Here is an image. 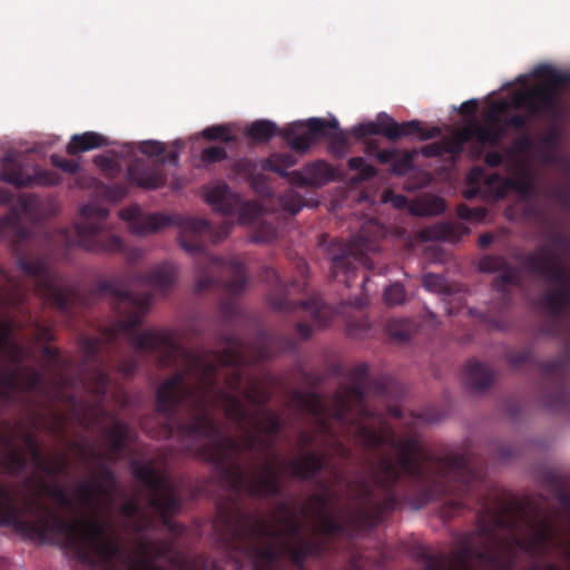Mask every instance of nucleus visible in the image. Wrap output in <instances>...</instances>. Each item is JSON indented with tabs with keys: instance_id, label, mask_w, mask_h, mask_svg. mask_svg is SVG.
Listing matches in <instances>:
<instances>
[{
	"instance_id": "obj_57",
	"label": "nucleus",
	"mask_w": 570,
	"mask_h": 570,
	"mask_svg": "<svg viewBox=\"0 0 570 570\" xmlns=\"http://www.w3.org/2000/svg\"><path fill=\"white\" fill-rule=\"evenodd\" d=\"M458 215L462 219L468 220H480L485 216V209L483 208H471L466 205H460L458 207Z\"/></svg>"
},
{
	"instance_id": "obj_38",
	"label": "nucleus",
	"mask_w": 570,
	"mask_h": 570,
	"mask_svg": "<svg viewBox=\"0 0 570 570\" xmlns=\"http://www.w3.org/2000/svg\"><path fill=\"white\" fill-rule=\"evenodd\" d=\"M347 167L351 170L357 171V180L366 181L373 179L377 175V170L373 165L366 164L363 157H352L347 160Z\"/></svg>"
},
{
	"instance_id": "obj_10",
	"label": "nucleus",
	"mask_w": 570,
	"mask_h": 570,
	"mask_svg": "<svg viewBox=\"0 0 570 570\" xmlns=\"http://www.w3.org/2000/svg\"><path fill=\"white\" fill-rule=\"evenodd\" d=\"M134 478L148 492V504L158 514L164 527L171 534H178L183 528L173 520L181 508V498L176 483L164 472L154 466L151 461L134 460L130 464Z\"/></svg>"
},
{
	"instance_id": "obj_23",
	"label": "nucleus",
	"mask_w": 570,
	"mask_h": 570,
	"mask_svg": "<svg viewBox=\"0 0 570 570\" xmlns=\"http://www.w3.org/2000/svg\"><path fill=\"white\" fill-rule=\"evenodd\" d=\"M479 269L489 274L501 273L493 278L492 288L501 295L504 305H509L511 302L509 287L520 285L519 269L502 255H484L479 261Z\"/></svg>"
},
{
	"instance_id": "obj_64",
	"label": "nucleus",
	"mask_w": 570,
	"mask_h": 570,
	"mask_svg": "<svg viewBox=\"0 0 570 570\" xmlns=\"http://www.w3.org/2000/svg\"><path fill=\"white\" fill-rule=\"evenodd\" d=\"M503 161V155L499 151H489L484 156V163L487 166L495 168L499 167Z\"/></svg>"
},
{
	"instance_id": "obj_16",
	"label": "nucleus",
	"mask_w": 570,
	"mask_h": 570,
	"mask_svg": "<svg viewBox=\"0 0 570 570\" xmlns=\"http://www.w3.org/2000/svg\"><path fill=\"white\" fill-rule=\"evenodd\" d=\"M205 202L224 216H237L240 224H252L262 215V206L255 202L244 200L226 183L207 186L204 189Z\"/></svg>"
},
{
	"instance_id": "obj_24",
	"label": "nucleus",
	"mask_w": 570,
	"mask_h": 570,
	"mask_svg": "<svg viewBox=\"0 0 570 570\" xmlns=\"http://www.w3.org/2000/svg\"><path fill=\"white\" fill-rule=\"evenodd\" d=\"M490 189H494L497 198H503L510 190L517 191L522 197H530L534 193V178L523 171L518 177L502 178L500 174H491L484 179Z\"/></svg>"
},
{
	"instance_id": "obj_45",
	"label": "nucleus",
	"mask_w": 570,
	"mask_h": 570,
	"mask_svg": "<svg viewBox=\"0 0 570 570\" xmlns=\"http://www.w3.org/2000/svg\"><path fill=\"white\" fill-rule=\"evenodd\" d=\"M21 387L20 392H31L42 389L43 374L39 371L31 370L23 377L20 375Z\"/></svg>"
},
{
	"instance_id": "obj_44",
	"label": "nucleus",
	"mask_w": 570,
	"mask_h": 570,
	"mask_svg": "<svg viewBox=\"0 0 570 570\" xmlns=\"http://www.w3.org/2000/svg\"><path fill=\"white\" fill-rule=\"evenodd\" d=\"M507 360L513 367H519L524 364L534 363L532 350L530 347L522 350H512L507 353Z\"/></svg>"
},
{
	"instance_id": "obj_37",
	"label": "nucleus",
	"mask_w": 570,
	"mask_h": 570,
	"mask_svg": "<svg viewBox=\"0 0 570 570\" xmlns=\"http://www.w3.org/2000/svg\"><path fill=\"white\" fill-rule=\"evenodd\" d=\"M475 139L481 145L495 147L504 136L502 128H493L489 126L475 125Z\"/></svg>"
},
{
	"instance_id": "obj_34",
	"label": "nucleus",
	"mask_w": 570,
	"mask_h": 570,
	"mask_svg": "<svg viewBox=\"0 0 570 570\" xmlns=\"http://www.w3.org/2000/svg\"><path fill=\"white\" fill-rule=\"evenodd\" d=\"M2 465L9 475L18 476L27 470L28 460L21 451L12 449L3 456Z\"/></svg>"
},
{
	"instance_id": "obj_55",
	"label": "nucleus",
	"mask_w": 570,
	"mask_h": 570,
	"mask_svg": "<svg viewBox=\"0 0 570 570\" xmlns=\"http://www.w3.org/2000/svg\"><path fill=\"white\" fill-rule=\"evenodd\" d=\"M443 154L458 156L463 151L464 146L454 135L441 139Z\"/></svg>"
},
{
	"instance_id": "obj_63",
	"label": "nucleus",
	"mask_w": 570,
	"mask_h": 570,
	"mask_svg": "<svg viewBox=\"0 0 570 570\" xmlns=\"http://www.w3.org/2000/svg\"><path fill=\"white\" fill-rule=\"evenodd\" d=\"M475 125L476 122H473L472 125H469L454 134V136L460 139L463 146L475 138Z\"/></svg>"
},
{
	"instance_id": "obj_21",
	"label": "nucleus",
	"mask_w": 570,
	"mask_h": 570,
	"mask_svg": "<svg viewBox=\"0 0 570 570\" xmlns=\"http://www.w3.org/2000/svg\"><path fill=\"white\" fill-rule=\"evenodd\" d=\"M336 118H309L305 124L294 122L282 129V138L294 151L305 153L320 138H328L333 129H337Z\"/></svg>"
},
{
	"instance_id": "obj_60",
	"label": "nucleus",
	"mask_w": 570,
	"mask_h": 570,
	"mask_svg": "<svg viewBox=\"0 0 570 570\" xmlns=\"http://www.w3.org/2000/svg\"><path fill=\"white\" fill-rule=\"evenodd\" d=\"M421 154L428 158L444 156L441 140L423 146Z\"/></svg>"
},
{
	"instance_id": "obj_33",
	"label": "nucleus",
	"mask_w": 570,
	"mask_h": 570,
	"mask_svg": "<svg viewBox=\"0 0 570 570\" xmlns=\"http://www.w3.org/2000/svg\"><path fill=\"white\" fill-rule=\"evenodd\" d=\"M20 371L6 370L0 373V399L11 401L16 392H20Z\"/></svg>"
},
{
	"instance_id": "obj_29",
	"label": "nucleus",
	"mask_w": 570,
	"mask_h": 570,
	"mask_svg": "<svg viewBox=\"0 0 570 570\" xmlns=\"http://www.w3.org/2000/svg\"><path fill=\"white\" fill-rule=\"evenodd\" d=\"M108 145V139L101 134L96 131H86L72 135L66 147V151L68 155L75 156L80 153H86Z\"/></svg>"
},
{
	"instance_id": "obj_42",
	"label": "nucleus",
	"mask_w": 570,
	"mask_h": 570,
	"mask_svg": "<svg viewBox=\"0 0 570 570\" xmlns=\"http://www.w3.org/2000/svg\"><path fill=\"white\" fill-rule=\"evenodd\" d=\"M21 440L24 443V446L29 452L31 460L35 462L36 466L39 468V465L43 462L45 459L36 435L33 433L26 432L22 433Z\"/></svg>"
},
{
	"instance_id": "obj_53",
	"label": "nucleus",
	"mask_w": 570,
	"mask_h": 570,
	"mask_svg": "<svg viewBox=\"0 0 570 570\" xmlns=\"http://www.w3.org/2000/svg\"><path fill=\"white\" fill-rule=\"evenodd\" d=\"M368 330H370L368 321L364 317L355 320V321H348L347 327H346L347 334L354 338L363 337L364 335H366Z\"/></svg>"
},
{
	"instance_id": "obj_40",
	"label": "nucleus",
	"mask_w": 570,
	"mask_h": 570,
	"mask_svg": "<svg viewBox=\"0 0 570 570\" xmlns=\"http://www.w3.org/2000/svg\"><path fill=\"white\" fill-rule=\"evenodd\" d=\"M227 158V151L220 146H209L202 150L199 161L202 167L220 163Z\"/></svg>"
},
{
	"instance_id": "obj_48",
	"label": "nucleus",
	"mask_w": 570,
	"mask_h": 570,
	"mask_svg": "<svg viewBox=\"0 0 570 570\" xmlns=\"http://www.w3.org/2000/svg\"><path fill=\"white\" fill-rule=\"evenodd\" d=\"M277 236V229L273 224H261L253 234V242L255 243H269Z\"/></svg>"
},
{
	"instance_id": "obj_31",
	"label": "nucleus",
	"mask_w": 570,
	"mask_h": 570,
	"mask_svg": "<svg viewBox=\"0 0 570 570\" xmlns=\"http://www.w3.org/2000/svg\"><path fill=\"white\" fill-rule=\"evenodd\" d=\"M276 135L282 136L277 125L267 119L252 122L246 129V136L257 142H267Z\"/></svg>"
},
{
	"instance_id": "obj_43",
	"label": "nucleus",
	"mask_w": 570,
	"mask_h": 570,
	"mask_svg": "<svg viewBox=\"0 0 570 570\" xmlns=\"http://www.w3.org/2000/svg\"><path fill=\"white\" fill-rule=\"evenodd\" d=\"M415 151H406L401 157H395L392 167L391 173L396 176H403L407 173H410L413 168V160H414Z\"/></svg>"
},
{
	"instance_id": "obj_9",
	"label": "nucleus",
	"mask_w": 570,
	"mask_h": 570,
	"mask_svg": "<svg viewBox=\"0 0 570 570\" xmlns=\"http://www.w3.org/2000/svg\"><path fill=\"white\" fill-rule=\"evenodd\" d=\"M83 220L58 232V242L66 248L75 246L94 253H122V239L106 227L109 210L104 207L85 205Z\"/></svg>"
},
{
	"instance_id": "obj_58",
	"label": "nucleus",
	"mask_w": 570,
	"mask_h": 570,
	"mask_svg": "<svg viewBox=\"0 0 570 570\" xmlns=\"http://www.w3.org/2000/svg\"><path fill=\"white\" fill-rule=\"evenodd\" d=\"M120 513L128 520L140 513V505L135 499H129L120 507Z\"/></svg>"
},
{
	"instance_id": "obj_3",
	"label": "nucleus",
	"mask_w": 570,
	"mask_h": 570,
	"mask_svg": "<svg viewBox=\"0 0 570 570\" xmlns=\"http://www.w3.org/2000/svg\"><path fill=\"white\" fill-rule=\"evenodd\" d=\"M390 448L396 452V460L381 456L371 481L351 483L350 501L355 507L344 508L341 519L330 513L332 493L324 482L317 480L322 492L308 497L301 513L316 521L318 534L330 540L335 535L354 538L379 525L402 502L419 510L444 490L442 482L449 480L451 469L458 472L464 463V459L436 456L428 452L414 436L391 439Z\"/></svg>"
},
{
	"instance_id": "obj_54",
	"label": "nucleus",
	"mask_w": 570,
	"mask_h": 570,
	"mask_svg": "<svg viewBox=\"0 0 570 570\" xmlns=\"http://www.w3.org/2000/svg\"><path fill=\"white\" fill-rule=\"evenodd\" d=\"M139 150L141 154L146 156H155L160 157L166 151V146L164 142L156 140H146L140 142Z\"/></svg>"
},
{
	"instance_id": "obj_28",
	"label": "nucleus",
	"mask_w": 570,
	"mask_h": 570,
	"mask_svg": "<svg viewBox=\"0 0 570 570\" xmlns=\"http://www.w3.org/2000/svg\"><path fill=\"white\" fill-rule=\"evenodd\" d=\"M465 382L472 391H484L494 380L492 368L478 361H470L464 368Z\"/></svg>"
},
{
	"instance_id": "obj_56",
	"label": "nucleus",
	"mask_w": 570,
	"mask_h": 570,
	"mask_svg": "<svg viewBox=\"0 0 570 570\" xmlns=\"http://www.w3.org/2000/svg\"><path fill=\"white\" fill-rule=\"evenodd\" d=\"M47 493L52 498V500L63 508H72L73 503L71 499L68 497L66 490L61 487L48 488Z\"/></svg>"
},
{
	"instance_id": "obj_11",
	"label": "nucleus",
	"mask_w": 570,
	"mask_h": 570,
	"mask_svg": "<svg viewBox=\"0 0 570 570\" xmlns=\"http://www.w3.org/2000/svg\"><path fill=\"white\" fill-rule=\"evenodd\" d=\"M534 76L543 81L517 91L511 100L512 106L524 109L530 116L558 120L562 115L560 88L570 83V73L543 65L535 68Z\"/></svg>"
},
{
	"instance_id": "obj_19",
	"label": "nucleus",
	"mask_w": 570,
	"mask_h": 570,
	"mask_svg": "<svg viewBox=\"0 0 570 570\" xmlns=\"http://www.w3.org/2000/svg\"><path fill=\"white\" fill-rule=\"evenodd\" d=\"M365 228H363L354 243L344 244L340 254H334L332 257L331 273L334 279L351 286V282L356 276V266L354 261L361 264H366V250H376L377 244L368 240L364 236Z\"/></svg>"
},
{
	"instance_id": "obj_26",
	"label": "nucleus",
	"mask_w": 570,
	"mask_h": 570,
	"mask_svg": "<svg viewBox=\"0 0 570 570\" xmlns=\"http://www.w3.org/2000/svg\"><path fill=\"white\" fill-rule=\"evenodd\" d=\"M326 458L313 451L305 452L302 456L288 462L291 474L299 480H314L325 469Z\"/></svg>"
},
{
	"instance_id": "obj_6",
	"label": "nucleus",
	"mask_w": 570,
	"mask_h": 570,
	"mask_svg": "<svg viewBox=\"0 0 570 570\" xmlns=\"http://www.w3.org/2000/svg\"><path fill=\"white\" fill-rule=\"evenodd\" d=\"M368 373L370 367L365 363L354 366L350 372L351 383L342 385L334 393L330 405L316 392L297 391L294 400L304 412L316 419L326 433L330 432L327 417H332L341 425L354 426L358 442L366 449L376 450L385 444L390 446L391 439L397 440L393 434L376 431L361 422L372 415L365 403Z\"/></svg>"
},
{
	"instance_id": "obj_15",
	"label": "nucleus",
	"mask_w": 570,
	"mask_h": 570,
	"mask_svg": "<svg viewBox=\"0 0 570 570\" xmlns=\"http://www.w3.org/2000/svg\"><path fill=\"white\" fill-rule=\"evenodd\" d=\"M350 134L357 139L382 135L392 141L411 136H416L420 140H429L441 136L442 130L438 126L424 128L419 120H409L399 124L386 112H380L376 117V121L356 125L350 130Z\"/></svg>"
},
{
	"instance_id": "obj_51",
	"label": "nucleus",
	"mask_w": 570,
	"mask_h": 570,
	"mask_svg": "<svg viewBox=\"0 0 570 570\" xmlns=\"http://www.w3.org/2000/svg\"><path fill=\"white\" fill-rule=\"evenodd\" d=\"M50 163L52 166L67 174H77L80 168L77 161L63 158L57 154L50 156Z\"/></svg>"
},
{
	"instance_id": "obj_22",
	"label": "nucleus",
	"mask_w": 570,
	"mask_h": 570,
	"mask_svg": "<svg viewBox=\"0 0 570 570\" xmlns=\"http://www.w3.org/2000/svg\"><path fill=\"white\" fill-rule=\"evenodd\" d=\"M546 376L548 387L542 392V403L546 407L559 411L569 403V391L564 384V362L554 358L538 364Z\"/></svg>"
},
{
	"instance_id": "obj_17",
	"label": "nucleus",
	"mask_w": 570,
	"mask_h": 570,
	"mask_svg": "<svg viewBox=\"0 0 570 570\" xmlns=\"http://www.w3.org/2000/svg\"><path fill=\"white\" fill-rule=\"evenodd\" d=\"M178 150L165 151L159 159L153 163L144 158H135L128 165L126 176L134 186L150 190L158 189L167 181L163 166L165 164L178 166Z\"/></svg>"
},
{
	"instance_id": "obj_62",
	"label": "nucleus",
	"mask_w": 570,
	"mask_h": 570,
	"mask_svg": "<svg viewBox=\"0 0 570 570\" xmlns=\"http://www.w3.org/2000/svg\"><path fill=\"white\" fill-rule=\"evenodd\" d=\"M505 125L517 130H524L528 126V118L523 115L515 114L507 119Z\"/></svg>"
},
{
	"instance_id": "obj_14",
	"label": "nucleus",
	"mask_w": 570,
	"mask_h": 570,
	"mask_svg": "<svg viewBox=\"0 0 570 570\" xmlns=\"http://www.w3.org/2000/svg\"><path fill=\"white\" fill-rule=\"evenodd\" d=\"M295 165L296 158L287 153H274L264 161L265 168L286 178L291 185L297 187L320 188L334 178L332 166L323 160L309 163L302 170L287 171Z\"/></svg>"
},
{
	"instance_id": "obj_52",
	"label": "nucleus",
	"mask_w": 570,
	"mask_h": 570,
	"mask_svg": "<svg viewBox=\"0 0 570 570\" xmlns=\"http://www.w3.org/2000/svg\"><path fill=\"white\" fill-rule=\"evenodd\" d=\"M38 469L48 475H57L67 472L68 462L63 458L58 459L53 462H48L43 460V462L39 465Z\"/></svg>"
},
{
	"instance_id": "obj_30",
	"label": "nucleus",
	"mask_w": 570,
	"mask_h": 570,
	"mask_svg": "<svg viewBox=\"0 0 570 570\" xmlns=\"http://www.w3.org/2000/svg\"><path fill=\"white\" fill-rule=\"evenodd\" d=\"M553 537L554 530L547 520L538 522L529 537L530 544L532 546V557L547 553Z\"/></svg>"
},
{
	"instance_id": "obj_13",
	"label": "nucleus",
	"mask_w": 570,
	"mask_h": 570,
	"mask_svg": "<svg viewBox=\"0 0 570 570\" xmlns=\"http://www.w3.org/2000/svg\"><path fill=\"white\" fill-rule=\"evenodd\" d=\"M263 278L271 284L268 299L273 308L279 312L304 311L316 325L326 326L328 324L330 311L320 295H312L307 299L291 301L287 297L288 285L284 283L276 269L266 267L263 272ZM289 286L296 287L299 285L297 282H292Z\"/></svg>"
},
{
	"instance_id": "obj_61",
	"label": "nucleus",
	"mask_w": 570,
	"mask_h": 570,
	"mask_svg": "<svg viewBox=\"0 0 570 570\" xmlns=\"http://www.w3.org/2000/svg\"><path fill=\"white\" fill-rule=\"evenodd\" d=\"M423 285L430 291H441L443 287V278L436 274H426L423 277Z\"/></svg>"
},
{
	"instance_id": "obj_59",
	"label": "nucleus",
	"mask_w": 570,
	"mask_h": 570,
	"mask_svg": "<svg viewBox=\"0 0 570 570\" xmlns=\"http://www.w3.org/2000/svg\"><path fill=\"white\" fill-rule=\"evenodd\" d=\"M35 330H36V337L38 341L48 344L55 340V335H53V332L50 326H47V325H43V324H40L37 322L35 324Z\"/></svg>"
},
{
	"instance_id": "obj_7",
	"label": "nucleus",
	"mask_w": 570,
	"mask_h": 570,
	"mask_svg": "<svg viewBox=\"0 0 570 570\" xmlns=\"http://www.w3.org/2000/svg\"><path fill=\"white\" fill-rule=\"evenodd\" d=\"M17 264L21 272L32 279L35 294L45 304L71 318L76 305L80 302L79 293L67 282L63 274L52 268L50 256L19 254Z\"/></svg>"
},
{
	"instance_id": "obj_49",
	"label": "nucleus",
	"mask_w": 570,
	"mask_h": 570,
	"mask_svg": "<svg viewBox=\"0 0 570 570\" xmlns=\"http://www.w3.org/2000/svg\"><path fill=\"white\" fill-rule=\"evenodd\" d=\"M327 139L330 140L331 149L336 153H343L348 145L347 134L340 129V126L337 129H333Z\"/></svg>"
},
{
	"instance_id": "obj_35",
	"label": "nucleus",
	"mask_w": 570,
	"mask_h": 570,
	"mask_svg": "<svg viewBox=\"0 0 570 570\" xmlns=\"http://www.w3.org/2000/svg\"><path fill=\"white\" fill-rule=\"evenodd\" d=\"M279 207L292 214H297L305 206V198L294 189H288L277 197Z\"/></svg>"
},
{
	"instance_id": "obj_8",
	"label": "nucleus",
	"mask_w": 570,
	"mask_h": 570,
	"mask_svg": "<svg viewBox=\"0 0 570 570\" xmlns=\"http://www.w3.org/2000/svg\"><path fill=\"white\" fill-rule=\"evenodd\" d=\"M520 263L527 273L554 286L540 297V305L553 318L561 316L570 305V273L560 256L549 245H542L521 256Z\"/></svg>"
},
{
	"instance_id": "obj_5",
	"label": "nucleus",
	"mask_w": 570,
	"mask_h": 570,
	"mask_svg": "<svg viewBox=\"0 0 570 570\" xmlns=\"http://www.w3.org/2000/svg\"><path fill=\"white\" fill-rule=\"evenodd\" d=\"M121 217L129 222L130 229L137 235L177 225L180 228L178 242L181 248L194 256L197 292L220 288L230 296L244 292L247 284L244 263L236 257L214 256L207 249V240L218 243L227 236L230 228L228 224L216 228L205 218L160 213L142 215L139 208L122 210Z\"/></svg>"
},
{
	"instance_id": "obj_47",
	"label": "nucleus",
	"mask_w": 570,
	"mask_h": 570,
	"mask_svg": "<svg viewBox=\"0 0 570 570\" xmlns=\"http://www.w3.org/2000/svg\"><path fill=\"white\" fill-rule=\"evenodd\" d=\"M366 150L368 154H374L377 161L382 165L392 164L394 158L397 156L395 149H380L374 142H368Z\"/></svg>"
},
{
	"instance_id": "obj_50",
	"label": "nucleus",
	"mask_w": 570,
	"mask_h": 570,
	"mask_svg": "<svg viewBox=\"0 0 570 570\" xmlns=\"http://www.w3.org/2000/svg\"><path fill=\"white\" fill-rule=\"evenodd\" d=\"M554 494L566 509L570 510V491L568 490L567 482L561 479L552 478Z\"/></svg>"
},
{
	"instance_id": "obj_25",
	"label": "nucleus",
	"mask_w": 570,
	"mask_h": 570,
	"mask_svg": "<svg viewBox=\"0 0 570 570\" xmlns=\"http://www.w3.org/2000/svg\"><path fill=\"white\" fill-rule=\"evenodd\" d=\"M253 160L249 158H242L235 164V168L238 174H240L248 183L250 188L262 197L271 196V186L267 176L264 171H272L268 168H265L264 161Z\"/></svg>"
},
{
	"instance_id": "obj_32",
	"label": "nucleus",
	"mask_w": 570,
	"mask_h": 570,
	"mask_svg": "<svg viewBox=\"0 0 570 570\" xmlns=\"http://www.w3.org/2000/svg\"><path fill=\"white\" fill-rule=\"evenodd\" d=\"M416 331L415 323L407 318H393L386 324V333L393 341L406 342Z\"/></svg>"
},
{
	"instance_id": "obj_18",
	"label": "nucleus",
	"mask_w": 570,
	"mask_h": 570,
	"mask_svg": "<svg viewBox=\"0 0 570 570\" xmlns=\"http://www.w3.org/2000/svg\"><path fill=\"white\" fill-rule=\"evenodd\" d=\"M0 180L22 189L33 186H57L61 183V177L55 170L42 168H36L31 175L26 174L22 164L16 159L14 155L6 153L1 158Z\"/></svg>"
},
{
	"instance_id": "obj_27",
	"label": "nucleus",
	"mask_w": 570,
	"mask_h": 570,
	"mask_svg": "<svg viewBox=\"0 0 570 570\" xmlns=\"http://www.w3.org/2000/svg\"><path fill=\"white\" fill-rule=\"evenodd\" d=\"M105 435L109 443L107 459L117 462L127 444L131 441V429L128 423L116 420L110 428L105 429Z\"/></svg>"
},
{
	"instance_id": "obj_46",
	"label": "nucleus",
	"mask_w": 570,
	"mask_h": 570,
	"mask_svg": "<svg viewBox=\"0 0 570 570\" xmlns=\"http://www.w3.org/2000/svg\"><path fill=\"white\" fill-rule=\"evenodd\" d=\"M384 302L389 306L400 305L405 299V291L402 284L394 283L385 288L383 294Z\"/></svg>"
},
{
	"instance_id": "obj_39",
	"label": "nucleus",
	"mask_w": 570,
	"mask_h": 570,
	"mask_svg": "<svg viewBox=\"0 0 570 570\" xmlns=\"http://www.w3.org/2000/svg\"><path fill=\"white\" fill-rule=\"evenodd\" d=\"M202 136L209 141L220 140L223 142H234L236 137L232 134L228 125H214L205 128Z\"/></svg>"
},
{
	"instance_id": "obj_12",
	"label": "nucleus",
	"mask_w": 570,
	"mask_h": 570,
	"mask_svg": "<svg viewBox=\"0 0 570 570\" xmlns=\"http://www.w3.org/2000/svg\"><path fill=\"white\" fill-rule=\"evenodd\" d=\"M73 448L83 462H95L98 472V478L91 476L87 482L76 488L77 498L86 508L98 505V502L99 505L110 507L118 485L114 470L107 463L105 456L95 448L87 449L77 442L73 443Z\"/></svg>"
},
{
	"instance_id": "obj_1",
	"label": "nucleus",
	"mask_w": 570,
	"mask_h": 570,
	"mask_svg": "<svg viewBox=\"0 0 570 570\" xmlns=\"http://www.w3.org/2000/svg\"><path fill=\"white\" fill-rule=\"evenodd\" d=\"M177 268L161 263L149 273L128 271L98 282L99 295L110 297L119 320L102 337L114 343L128 337L136 351L155 355L164 367H181L156 392V411L164 417V438L177 435L187 452L214 465L236 495H282L281 474L267 460L283 430V420L265 409L272 393L252 383L242 390L246 362H265L277 353H294L296 340L286 334L259 333L255 346L234 333L220 334L222 350L190 351L168 331H138L153 303L151 293H135L142 284L165 293L175 283Z\"/></svg>"
},
{
	"instance_id": "obj_2",
	"label": "nucleus",
	"mask_w": 570,
	"mask_h": 570,
	"mask_svg": "<svg viewBox=\"0 0 570 570\" xmlns=\"http://www.w3.org/2000/svg\"><path fill=\"white\" fill-rule=\"evenodd\" d=\"M277 510L283 514L282 531L244 511L236 500L217 505L214 533L232 570H242L243 560L249 562L250 570H284L283 558L304 570L308 558L328 553L327 537L303 535V523L289 513L287 503L279 502ZM150 525L145 517L134 525L138 538L130 550L112 522L97 518L69 521V550L81 564L95 570H223L220 562L209 557L188 559L171 541L148 538L145 532Z\"/></svg>"
},
{
	"instance_id": "obj_36",
	"label": "nucleus",
	"mask_w": 570,
	"mask_h": 570,
	"mask_svg": "<svg viewBox=\"0 0 570 570\" xmlns=\"http://www.w3.org/2000/svg\"><path fill=\"white\" fill-rule=\"evenodd\" d=\"M470 233L469 227L462 223L449 222L439 226L436 237L450 242H459L463 236Z\"/></svg>"
},
{
	"instance_id": "obj_4",
	"label": "nucleus",
	"mask_w": 570,
	"mask_h": 570,
	"mask_svg": "<svg viewBox=\"0 0 570 570\" xmlns=\"http://www.w3.org/2000/svg\"><path fill=\"white\" fill-rule=\"evenodd\" d=\"M443 456L464 459L460 471L451 469L449 480L442 482L444 490L433 499L452 498L442 509L444 518H452L469 503L479 508L476 513L478 527L460 538V548L450 560L442 556L421 552L424 570H473L472 560H478L492 570H513V558H503L498 551V530L514 531L519 522L528 518L527 505L515 498L503 501L491 498L484 481V472L476 463L470 451L449 452Z\"/></svg>"
},
{
	"instance_id": "obj_20",
	"label": "nucleus",
	"mask_w": 570,
	"mask_h": 570,
	"mask_svg": "<svg viewBox=\"0 0 570 570\" xmlns=\"http://www.w3.org/2000/svg\"><path fill=\"white\" fill-rule=\"evenodd\" d=\"M81 346L86 362L94 365V368L83 377V387L95 399L97 410L105 414L102 405L109 385V375L104 368L100 357L101 340L86 337L82 340Z\"/></svg>"
},
{
	"instance_id": "obj_41",
	"label": "nucleus",
	"mask_w": 570,
	"mask_h": 570,
	"mask_svg": "<svg viewBox=\"0 0 570 570\" xmlns=\"http://www.w3.org/2000/svg\"><path fill=\"white\" fill-rule=\"evenodd\" d=\"M561 135L558 128L550 129L543 137L542 144L546 147L547 151L543 155V161L547 164H551L554 160L553 151L558 148L560 144Z\"/></svg>"
}]
</instances>
